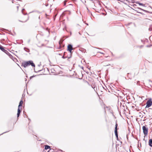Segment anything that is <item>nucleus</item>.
<instances>
[{"instance_id": "nucleus-17", "label": "nucleus", "mask_w": 152, "mask_h": 152, "mask_svg": "<svg viewBox=\"0 0 152 152\" xmlns=\"http://www.w3.org/2000/svg\"><path fill=\"white\" fill-rule=\"evenodd\" d=\"M24 10V9H23L22 10V12H23V11Z\"/></svg>"}, {"instance_id": "nucleus-21", "label": "nucleus", "mask_w": 152, "mask_h": 152, "mask_svg": "<svg viewBox=\"0 0 152 152\" xmlns=\"http://www.w3.org/2000/svg\"><path fill=\"white\" fill-rule=\"evenodd\" d=\"M12 3H14V2H13V1H12Z\"/></svg>"}, {"instance_id": "nucleus-26", "label": "nucleus", "mask_w": 152, "mask_h": 152, "mask_svg": "<svg viewBox=\"0 0 152 152\" xmlns=\"http://www.w3.org/2000/svg\"><path fill=\"white\" fill-rule=\"evenodd\" d=\"M52 71H53V69H52Z\"/></svg>"}, {"instance_id": "nucleus-3", "label": "nucleus", "mask_w": 152, "mask_h": 152, "mask_svg": "<svg viewBox=\"0 0 152 152\" xmlns=\"http://www.w3.org/2000/svg\"><path fill=\"white\" fill-rule=\"evenodd\" d=\"M146 105L145 108H148L152 105V101L151 99H149L146 102Z\"/></svg>"}, {"instance_id": "nucleus-13", "label": "nucleus", "mask_w": 152, "mask_h": 152, "mask_svg": "<svg viewBox=\"0 0 152 152\" xmlns=\"http://www.w3.org/2000/svg\"><path fill=\"white\" fill-rule=\"evenodd\" d=\"M105 87H106L107 89H108V88H111L110 87V86H107H107H104Z\"/></svg>"}, {"instance_id": "nucleus-24", "label": "nucleus", "mask_w": 152, "mask_h": 152, "mask_svg": "<svg viewBox=\"0 0 152 152\" xmlns=\"http://www.w3.org/2000/svg\"><path fill=\"white\" fill-rule=\"evenodd\" d=\"M92 88H95V87H94H94H92Z\"/></svg>"}, {"instance_id": "nucleus-1", "label": "nucleus", "mask_w": 152, "mask_h": 152, "mask_svg": "<svg viewBox=\"0 0 152 152\" xmlns=\"http://www.w3.org/2000/svg\"><path fill=\"white\" fill-rule=\"evenodd\" d=\"M89 81L91 85H99V83L100 82L98 80L95 79V80L92 79L91 78H90L89 79Z\"/></svg>"}, {"instance_id": "nucleus-19", "label": "nucleus", "mask_w": 152, "mask_h": 152, "mask_svg": "<svg viewBox=\"0 0 152 152\" xmlns=\"http://www.w3.org/2000/svg\"><path fill=\"white\" fill-rule=\"evenodd\" d=\"M102 87L104 88H105L103 87V86H102Z\"/></svg>"}, {"instance_id": "nucleus-16", "label": "nucleus", "mask_w": 152, "mask_h": 152, "mask_svg": "<svg viewBox=\"0 0 152 152\" xmlns=\"http://www.w3.org/2000/svg\"><path fill=\"white\" fill-rule=\"evenodd\" d=\"M17 7V9H18H18L19 6H18Z\"/></svg>"}, {"instance_id": "nucleus-10", "label": "nucleus", "mask_w": 152, "mask_h": 152, "mask_svg": "<svg viewBox=\"0 0 152 152\" xmlns=\"http://www.w3.org/2000/svg\"><path fill=\"white\" fill-rule=\"evenodd\" d=\"M0 49L3 52H5V51H7L2 46H0Z\"/></svg>"}, {"instance_id": "nucleus-12", "label": "nucleus", "mask_w": 152, "mask_h": 152, "mask_svg": "<svg viewBox=\"0 0 152 152\" xmlns=\"http://www.w3.org/2000/svg\"><path fill=\"white\" fill-rule=\"evenodd\" d=\"M24 50L27 52H29V49L28 48H24Z\"/></svg>"}, {"instance_id": "nucleus-4", "label": "nucleus", "mask_w": 152, "mask_h": 152, "mask_svg": "<svg viewBox=\"0 0 152 152\" xmlns=\"http://www.w3.org/2000/svg\"><path fill=\"white\" fill-rule=\"evenodd\" d=\"M142 128L144 135L145 136L147 135L148 133V129L145 126H143Z\"/></svg>"}, {"instance_id": "nucleus-15", "label": "nucleus", "mask_w": 152, "mask_h": 152, "mask_svg": "<svg viewBox=\"0 0 152 152\" xmlns=\"http://www.w3.org/2000/svg\"><path fill=\"white\" fill-rule=\"evenodd\" d=\"M34 77V76H32L30 77V79H31V78H32Z\"/></svg>"}, {"instance_id": "nucleus-7", "label": "nucleus", "mask_w": 152, "mask_h": 152, "mask_svg": "<svg viewBox=\"0 0 152 152\" xmlns=\"http://www.w3.org/2000/svg\"><path fill=\"white\" fill-rule=\"evenodd\" d=\"M22 109V108H19V107H18V113L17 114V117L18 118L20 115V114L21 112L20 110Z\"/></svg>"}, {"instance_id": "nucleus-22", "label": "nucleus", "mask_w": 152, "mask_h": 152, "mask_svg": "<svg viewBox=\"0 0 152 152\" xmlns=\"http://www.w3.org/2000/svg\"><path fill=\"white\" fill-rule=\"evenodd\" d=\"M86 24L87 25H88V24H87V23H86Z\"/></svg>"}, {"instance_id": "nucleus-9", "label": "nucleus", "mask_w": 152, "mask_h": 152, "mask_svg": "<svg viewBox=\"0 0 152 152\" xmlns=\"http://www.w3.org/2000/svg\"><path fill=\"white\" fill-rule=\"evenodd\" d=\"M149 145L151 147H152V139H150L149 140Z\"/></svg>"}, {"instance_id": "nucleus-8", "label": "nucleus", "mask_w": 152, "mask_h": 152, "mask_svg": "<svg viewBox=\"0 0 152 152\" xmlns=\"http://www.w3.org/2000/svg\"><path fill=\"white\" fill-rule=\"evenodd\" d=\"M23 102L22 100H21L20 102L19 105H18V107H19V108H22V104H23Z\"/></svg>"}, {"instance_id": "nucleus-2", "label": "nucleus", "mask_w": 152, "mask_h": 152, "mask_svg": "<svg viewBox=\"0 0 152 152\" xmlns=\"http://www.w3.org/2000/svg\"><path fill=\"white\" fill-rule=\"evenodd\" d=\"M22 65H23V66L25 68L28 66H30L31 65L32 66L35 67V66L33 62L32 61H28L25 62Z\"/></svg>"}, {"instance_id": "nucleus-20", "label": "nucleus", "mask_w": 152, "mask_h": 152, "mask_svg": "<svg viewBox=\"0 0 152 152\" xmlns=\"http://www.w3.org/2000/svg\"><path fill=\"white\" fill-rule=\"evenodd\" d=\"M100 53H101V54H103L102 53H101V52H100Z\"/></svg>"}, {"instance_id": "nucleus-5", "label": "nucleus", "mask_w": 152, "mask_h": 152, "mask_svg": "<svg viewBox=\"0 0 152 152\" xmlns=\"http://www.w3.org/2000/svg\"><path fill=\"white\" fill-rule=\"evenodd\" d=\"M117 127H118V124L116 123L115 129V136L117 137V138H118V132H117Z\"/></svg>"}, {"instance_id": "nucleus-23", "label": "nucleus", "mask_w": 152, "mask_h": 152, "mask_svg": "<svg viewBox=\"0 0 152 152\" xmlns=\"http://www.w3.org/2000/svg\"><path fill=\"white\" fill-rule=\"evenodd\" d=\"M100 85H102V84H101V83H100Z\"/></svg>"}, {"instance_id": "nucleus-18", "label": "nucleus", "mask_w": 152, "mask_h": 152, "mask_svg": "<svg viewBox=\"0 0 152 152\" xmlns=\"http://www.w3.org/2000/svg\"><path fill=\"white\" fill-rule=\"evenodd\" d=\"M79 34L80 35H81V34L80 33V32H79Z\"/></svg>"}, {"instance_id": "nucleus-6", "label": "nucleus", "mask_w": 152, "mask_h": 152, "mask_svg": "<svg viewBox=\"0 0 152 152\" xmlns=\"http://www.w3.org/2000/svg\"><path fill=\"white\" fill-rule=\"evenodd\" d=\"M68 50L70 53L71 52L72 50V46L71 45H69L68 46Z\"/></svg>"}, {"instance_id": "nucleus-11", "label": "nucleus", "mask_w": 152, "mask_h": 152, "mask_svg": "<svg viewBox=\"0 0 152 152\" xmlns=\"http://www.w3.org/2000/svg\"><path fill=\"white\" fill-rule=\"evenodd\" d=\"M50 146L47 145H45V149H49L50 148Z\"/></svg>"}, {"instance_id": "nucleus-14", "label": "nucleus", "mask_w": 152, "mask_h": 152, "mask_svg": "<svg viewBox=\"0 0 152 152\" xmlns=\"http://www.w3.org/2000/svg\"><path fill=\"white\" fill-rule=\"evenodd\" d=\"M138 4H139V5H142V6H144L145 5L144 4H142V3H138Z\"/></svg>"}, {"instance_id": "nucleus-25", "label": "nucleus", "mask_w": 152, "mask_h": 152, "mask_svg": "<svg viewBox=\"0 0 152 152\" xmlns=\"http://www.w3.org/2000/svg\"><path fill=\"white\" fill-rule=\"evenodd\" d=\"M52 71H53V69H52Z\"/></svg>"}]
</instances>
